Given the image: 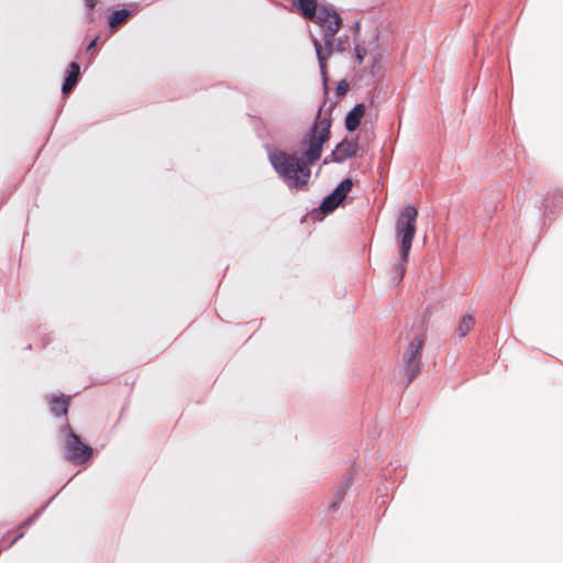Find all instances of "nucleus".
Here are the masks:
<instances>
[{
  "label": "nucleus",
  "instance_id": "obj_14",
  "mask_svg": "<svg viewBox=\"0 0 563 563\" xmlns=\"http://www.w3.org/2000/svg\"><path fill=\"white\" fill-rule=\"evenodd\" d=\"M474 323H475V320H474L473 316L465 314L459 324V329H457L459 335L461 338H464L472 330Z\"/></svg>",
  "mask_w": 563,
  "mask_h": 563
},
{
  "label": "nucleus",
  "instance_id": "obj_17",
  "mask_svg": "<svg viewBox=\"0 0 563 563\" xmlns=\"http://www.w3.org/2000/svg\"><path fill=\"white\" fill-rule=\"evenodd\" d=\"M272 165L278 174H282V157L277 154H269Z\"/></svg>",
  "mask_w": 563,
  "mask_h": 563
},
{
  "label": "nucleus",
  "instance_id": "obj_5",
  "mask_svg": "<svg viewBox=\"0 0 563 563\" xmlns=\"http://www.w3.org/2000/svg\"><path fill=\"white\" fill-rule=\"evenodd\" d=\"M424 346V336H416L404 354V368L408 383H411L421 369V355Z\"/></svg>",
  "mask_w": 563,
  "mask_h": 563
},
{
  "label": "nucleus",
  "instance_id": "obj_4",
  "mask_svg": "<svg viewBox=\"0 0 563 563\" xmlns=\"http://www.w3.org/2000/svg\"><path fill=\"white\" fill-rule=\"evenodd\" d=\"M312 165L313 163H308L298 153H284V184L290 189L305 190L311 177Z\"/></svg>",
  "mask_w": 563,
  "mask_h": 563
},
{
  "label": "nucleus",
  "instance_id": "obj_20",
  "mask_svg": "<svg viewBox=\"0 0 563 563\" xmlns=\"http://www.w3.org/2000/svg\"><path fill=\"white\" fill-rule=\"evenodd\" d=\"M97 40H93L87 47L88 51H90L92 47H95Z\"/></svg>",
  "mask_w": 563,
  "mask_h": 563
},
{
  "label": "nucleus",
  "instance_id": "obj_16",
  "mask_svg": "<svg viewBox=\"0 0 563 563\" xmlns=\"http://www.w3.org/2000/svg\"><path fill=\"white\" fill-rule=\"evenodd\" d=\"M349 88L350 86L346 80H340L336 85V96L344 97L349 91Z\"/></svg>",
  "mask_w": 563,
  "mask_h": 563
},
{
  "label": "nucleus",
  "instance_id": "obj_15",
  "mask_svg": "<svg viewBox=\"0 0 563 563\" xmlns=\"http://www.w3.org/2000/svg\"><path fill=\"white\" fill-rule=\"evenodd\" d=\"M130 15V11L126 9L118 10L110 16L109 23L111 27H117L123 23Z\"/></svg>",
  "mask_w": 563,
  "mask_h": 563
},
{
  "label": "nucleus",
  "instance_id": "obj_2",
  "mask_svg": "<svg viewBox=\"0 0 563 563\" xmlns=\"http://www.w3.org/2000/svg\"><path fill=\"white\" fill-rule=\"evenodd\" d=\"M332 120L330 114H322V107L319 108L314 123L300 141L301 155L308 163H317L322 154L323 145L330 140Z\"/></svg>",
  "mask_w": 563,
  "mask_h": 563
},
{
  "label": "nucleus",
  "instance_id": "obj_12",
  "mask_svg": "<svg viewBox=\"0 0 563 563\" xmlns=\"http://www.w3.org/2000/svg\"><path fill=\"white\" fill-rule=\"evenodd\" d=\"M341 201H339V199H336V197L333 196V194L331 192L329 196H327L321 206H320V210L323 212V213H329V212H332L334 209H336L339 206H340Z\"/></svg>",
  "mask_w": 563,
  "mask_h": 563
},
{
  "label": "nucleus",
  "instance_id": "obj_1",
  "mask_svg": "<svg viewBox=\"0 0 563 563\" xmlns=\"http://www.w3.org/2000/svg\"><path fill=\"white\" fill-rule=\"evenodd\" d=\"M321 27L322 41L313 38V45L316 48L318 62L320 65V71L324 81L328 80V67L327 60L334 52H343L344 47L342 43L335 41V35L341 29L342 19L339 13L325 5L319 8L318 18L314 21Z\"/></svg>",
  "mask_w": 563,
  "mask_h": 563
},
{
  "label": "nucleus",
  "instance_id": "obj_10",
  "mask_svg": "<svg viewBox=\"0 0 563 563\" xmlns=\"http://www.w3.org/2000/svg\"><path fill=\"white\" fill-rule=\"evenodd\" d=\"M79 76V65L77 63H71L69 66L68 76L65 79L63 85V92L68 93L77 84Z\"/></svg>",
  "mask_w": 563,
  "mask_h": 563
},
{
  "label": "nucleus",
  "instance_id": "obj_11",
  "mask_svg": "<svg viewBox=\"0 0 563 563\" xmlns=\"http://www.w3.org/2000/svg\"><path fill=\"white\" fill-rule=\"evenodd\" d=\"M352 179L346 178L338 185V187L332 191V194L334 197H336V199H339V201L342 202L346 198L347 194L352 190Z\"/></svg>",
  "mask_w": 563,
  "mask_h": 563
},
{
  "label": "nucleus",
  "instance_id": "obj_3",
  "mask_svg": "<svg viewBox=\"0 0 563 563\" xmlns=\"http://www.w3.org/2000/svg\"><path fill=\"white\" fill-rule=\"evenodd\" d=\"M418 210L413 206L405 207L396 221V239L399 243L400 264L396 267L397 278L401 280L408 262L409 252L417 232Z\"/></svg>",
  "mask_w": 563,
  "mask_h": 563
},
{
  "label": "nucleus",
  "instance_id": "obj_19",
  "mask_svg": "<svg viewBox=\"0 0 563 563\" xmlns=\"http://www.w3.org/2000/svg\"><path fill=\"white\" fill-rule=\"evenodd\" d=\"M84 1L89 9H92L98 2V0H84Z\"/></svg>",
  "mask_w": 563,
  "mask_h": 563
},
{
  "label": "nucleus",
  "instance_id": "obj_9",
  "mask_svg": "<svg viewBox=\"0 0 563 563\" xmlns=\"http://www.w3.org/2000/svg\"><path fill=\"white\" fill-rule=\"evenodd\" d=\"M365 104L357 103L345 117V128L347 131L353 132L358 126L365 114Z\"/></svg>",
  "mask_w": 563,
  "mask_h": 563
},
{
  "label": "nucleus",
  "instance_id": "obj_18",
  "mask_svg": "<svg viewBox=\"0 0 563 563\" xmlns=\"http://www.w3.org/2000/svg\"><path fill=\"white\" fill-rule=\"evenodd\" d=\"M367 55V51L365 47L361 45L355 46V57L358 64H362L365 56Z\"/></svg>",
  "mask_w": 563,
  "mask_h": 563
},
{
  "label": "nucleus",
  "instance_id": "obj_13",
  "mask_svg": "<svg viewBox=\"0 0 563 563\" xmlns=\"http://www.w3.org/2000/svg\"><path fill=\"white\" fill-rule=\"evenodd\" d=\"M51 408L55 415H65L67 412V399L64 397H53Z\"/></svg>",
  "mask_w": 563,
  "mask_h": 563
},
{
  "label": "nucleus",
  "instance_id": "obj_6",
  "mask_svg": "<svg viewBox=\"0 0 563 563\" xmlns=\"http://www.w3.org/2000/svg\"><path fill=\"white\" fill-rule=\"evenodd\" d=\"M66 455L69 461H73L75 463H84L86 462L91 453V448L84 444L79 438L69 431V439L66 443Z\"/></svg>",
  "mask_w": 563,
  "mask_h": 563
},
{
  "label": "nucleus",
  "instance_id": "obj_8",
  "mask_svg": "<svg viewBox=\"0 0 563 563\" xmlns=\"http://www.w3.org/2000/svg\"><path fill=\"white\" fill-rule=\"evenodd\" d=\"M296 10L307 20L316 21L319 14L317 0H292Z\"/></svg>",
  "mask_w": 563,
  "mask_h": 563
},
{
  "label": "nucleus",
  "instance_id": "obj_7",
  "mask_svg": "<svg viewBox=\"0 0 563 563\" xmlns=\"http://www.w3.org/2000/svg\"><path fill=\"white\" fill-rule=\"evenodd\" d=\"M358 151V142L356 140L344 139L331 153V157L336 163H342L347 158L356 156Z\"/></svg>",
  "mask_w": 563,
  "mask_h": 563
}]
</instances>
